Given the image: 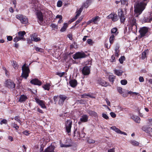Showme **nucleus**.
<instances>
[{
    "instance_id": "obj_4",
    "label": "nucleus",
    "mask_w": 152,
    "mask_h": 152,
    "mask_svg": "<svg viewBox=\"0 0 152 152\" xmlns=\"http://www.w3.org/2000/svg\"><path fill=\"white\" fill-rule=\"evenodd\" d=\"M36 15L37 19V21L40 25L44 23L43 15L40 11H37L36 12Z\"/></svg>"
},
{
    "instance_id": "obj_10",
    "label": "nucleus",
    "mask_w": 152,
    "mask_h": 152,
    "mask_svg": "<svg viewBox=\"0 0 152 152\" xmlns=\"http://www.w3.org/2000/svg\"><path fill=\"white\" fill-rule=\"evenodd\" d=\"M6 86L9 88H15V84L10 80H7L5 82Z\"/></svg>"
},
{
    "instance_id": "obj_49",
    "label": "nucleus",
    "mask_w": 152,
    "mask_h": 152,
    "mask_svg": "<svg viewBox=\"0 0 152 152\" xmlns=\"http://www.w3.org/2000/svg\"><path fill=\"white\" fill-rule=\"evenodd\" d=\"M88 142L89 143H93L95 142V141L91 139H89L87 140Z\"/></svg>"
},
{
    "instance_id": "obj_16",
    "label": "nucleus",
    "mask_w": 152,
    "mask_h": 152,
    "mask_svg": "<svg viewBox=\"0 0 152 152\" xmlns=\"http://www.w3.org/2000/svg\"><path fill=\"white\" fill-rule=\"evenodd\" d=\"M83 74L85 75H89L90 73V69L89 67L85 66L83 67L82 70Z\"/></svg>"
},
{
    "instance_id": "obj_57",
    "label": "nucleus",
    "mask_w": 152,
    "mask_h": 152,
    "mask_svg": "<svg viewBox=\"0 0 152 152\" xmlns=\"http://www.w3.org/2000/svg\"><path fill=\"white\" fill-rule=\"evenodd\" d=\"M20 40V39L18 37H16L13 39V41L15 42H17Z\"/></svg>"
},
{
    "instance_id": "obj_33",
    "label": "nucleus",
    "mask_w": 152,
    "mask_h": 152,
    "mask_svg": "<svg viewBox=\"0 0 152 152\" xmlns=\"http://www.w3.org/2000/svg\"><path fill=\"white\" fill-rule=\"evenodd\" d=\"M115 78V76L113 75H110L109 76V79L112 83L114 82Z\"/></svg>"
},
{
    "instance_id": "obj_8",
    "label": "nucleus",
    "mask_w": 152,
    "mask_h": 152,
    "mask_svg": "<svg viewBox=\"0 0 152 152\" xmlns=\"http://www.w3.org/2000/svg\"><path fill=\"white\" fill-rule=\"evenodd\" d=\"M65 128L66 132L68 133H70L72 127V122L70 120H67L65 122Z\"/></svg>"
},
{
    "instance_id": "obj_43",
    "label": "nucleus",
    "mask_w": 152,
    "mask_h": 152,
    "mask_svg": "<svg viewBox=\"0 0 152 152\" xmlns=\"http://www.w3.org/2000/svg\"><path fill=\"white\" fill-rule=\"evenodd\" d=\"M14 119L15 120L18 121L20 124H21L22 122L19 117L18 116H16L14 117Z\"/></svg>"
},
{
    "instance_id": "obj_22",
    "label": "nucleus",
    "mask_w": 152,
    "mask_h": 152,
    "mask_svg": "<svg viewBox=\"0 0 152 152\" xmlns=\"http://www.w3.org/2000/svg\"><path fill=\"white\" fill-rule=\"evenodd\" d=\"M55 147L54 145H50L44 151V152H54Z\"/></svg>"
},
{
    "instance_id": "obj_5",
    "label": "nucleus",
    "mask_w": 152,
    "mask_h": 152,
    "mask_svg": "<svg viewBox=\"0 0 152 152\" xmlns=\"http://www.w3.org/2000/svg\"><path fill=\"white\" fill-rule=\"evenodd\" d=\"M16 18L18 19L19 20L22 24H26L28 22L27 18L25 16L22 15H17L16 16Z\"/></svg>"
},
{
    "instance_id": "obj_54",
    "label": "nucleus",
    "mask_w": 152,
    "mask_h": 152,
    "mask_svg": "<svg viewBox=\"0 0 152 152\" xmlns=\"http://www.w3.org/2000/svg\"><path fill=\"white\" fill-rule=\"evenodd\" d=\"M127 94H130L131 95H134V94L137 95V94H138V93L135 92H132V91H129L128 92Z\"/></svg>"
},
{
    "instance_id": "obj_30",
    "label": "nucleus",
    "mask_w": 152,
    "mask_h": 152,
    "mask_svg": "<svg viewBox=\"0 0 152 152\" xmlns=\"http://www.w3.org/2000/svg\"><path fill=\"white\" fill-rule=\"evenodd\" d=\"M27 99V98L26 95H23L20 96L19 101L20 102H22L26 101Z\"/></svg>"
},
{
    "instance_id": "obj_41",
    "label": "nucleus",
    "mask_w": 152,
    "mask_h": 152,
    "mask_svg": "<svg viewBox=\"0 0 152 152\" xmlns=\"http://www.w3.org/2000/svg\"><path fill=\"white\" fill-rule=\"evenodd\" d=\"M146 121L147 124L149 126H152V118L147 119Z\"/></svg>"
},
{
    "instance_id": "obj_14",
    "label": "nucleus",
    "mask_w": 152,
    "mask_h": 152,
    "mask_svg": "<svg viewBox=\"0 0 152 152\" xmlns=\"http://www.w3.org/2000/svg\"><path fill=\"white\" fill-rule=\"evenodd\" d=\"M67 97L66 96L61 95L59 96V99L58 101V104L60 105H62L64 104V102L65 100L66 99Z\"/></svg>"
},
{
    "instance_id": "obj_55",
    "label": "nucleus",
    "mask_w": 152,
    "mask_h": 152,
    "mask_svg": "<svg viewBox=\"0 0 152 152\" xmlns=\"http://www.w3.org/2000/svg\"><path fill=\"white\" fill-rule=\"evenodd\" d=\"M65 74V73L64 72H58L57 73V75H58L60 77H62Z\"/></svg>"
},
{
    "instance_id": "obj_19",
    "label": "nucleus",
    "mask_w": 152,
    "mask_h": 152,
    "mask_svg": "<svg viewBox=\"0 0 152 152\" xmlns=\"http://www.w3.org/2000/svg\"><path fill=\"white\" fill-rule=\"evenodd\" d=\"M97 83L102 86L106 87L108 85L109 83L104 80L101 79H99L97 81Z\"/></svg>"
},
{
    "instance_id": "obj_61",
    "label": "nucleus",
    "mask_w": 152,
    "mask_h": 152,
    "mask_svg": "<svg viewBox=\"0 0 152 152\" xmlns=\"http://www.w3.org/2000/svg\"><path fill=\"white\" fill-rule=\"evenodd\" d=\"M85 134H86L84 132H83L81 134H79V137H81V138H84L85 137Z\"/></svg>"
},
{
    "instance_id": "obj_7",
    "label": "nucleus",
    "mask_w": 152,
    "mask_h": 152,
    "mask_svg": "<svg viewBox=\"0 0 152 152\" xmlns=\"http://www.w3.org/2000/svg\"><path fill=\"white\" fill-rule=\"evenodd\" d=\"M86 55L83 52H79L73 55L72 57L75 59L81 58L86 57Z\"/></svg>"
},
{
    "instance_id": "obj_59",
    "label": "nucleus",
    "mask_w": 152,
    "mask_h": 152,
    "mask_svg": "<svg viewBox=\"0 0 152 152\" xmlns=\"http://www.w3.org/2000/svg\"><path fill=\"white\" fill-rule=\"evenodd\" d=\"M50 26H51L53 28L57 29L58 28V26L53 23H52L50 25Z\"/></svg>"
},
{
    "instance_id": "obj_36",
    "label": "nucleus",
    "mask_w": 152,
    "mask_h": 152,
    "mask_svg": "<svg viewBox=\"0 0 152 152\" xmlns=\"http://www.w3.org/2000/svg\"><path fill=\"white\" fill-rule=\"evenodd\" d=\"M68 27V24L67 23H64L62 27L61 28L60 31L61 32L65 31Z\"/></svg>"
},
{
    "instance_id": "obj_25",
    "label": "nucleus",
    "mask_w": 152,
    "mask_h": 152,
    "mask_svg": "<svg viewBox=\"0 0 152 152\" xmlns=\"http://www.w3.org/2000/svg\"><path fill=\"white\" fill-rule=\"evenodd\" d=\"M131 118L133 119L136 123H140V119L139 117L137 116L133 115L131 116Z\"/></svg>"
},
{
    "instance_id": "obj_60",
    "label": "nucleus",
    "mask_w": 152,
    "mask_h": 152,
    "mask_svg": "<svg viewBox=\"0 0 152 152\" xmlns=\"http://www.w3.org/2000/svg\"><path fill=\"white\" fill-rule=\"evenodd\" d=\"M110 114L111 116L113 118H114L116 116V115L113 112H111L110 113Z\"/></svg>"
},
{
    "instance_id": "obj_2",
    "label": "nucleus",
    "mask_w": 152,
    "mask_h": 152,
    "mask_svg": "<svg viewBox=\"0 0 152 152\" xmlns=\"http://www.w3.org/2000/svg\"><path fill=\"white\" fill-rule=\"evenodd\" d=\"M127 26L130 31H132L134 33L137 32V24L136 19L134 18L129 19L128 21Z\"/></svg>"
},
{
    "instance_id": "obj_12",
    "label": "nucleus",
    "mask_w": 152,
    "mask_h": 152,
    "mask_svg": "<svg viewBox=\"0 0 152 152\" xmlns=\"http://www.w3.org/2000/svg\"><path fill=\"white\" fill-rule=\"evenodd\" d=\"M71 141L69 139L66 140L65 144H63L62 142H60V147L61 148H67L71 146Z\"/></svg>"
},
{
    "instance_id": "obj_56",
    "label": "nucleus",
    "mask_w": 152,
    "mask_h": 152,
    "mask_svg": "<svg viewBox=\"0 0 152 152\" xmlns=\"http://www.w3.org/2000/svg\"><path fill=\"white\" fill-rule=\"evenodd\" d=\"M110 61L111 62H114L115 61V57L113 55L111 56Z\"/></svg>"
},
{
    "instance_id": "obj_64",
    "label": "nucleus",
    "mask_w": 152,
    "mask_h": 152,
    "mask_svg": "<svg viewBox=\"0 0 152 152\" xmlns=\"http://www.w3.org/2000/svg\"><path fill=\"white\" fill-rule=\"evenodd\" d=\"M115 149L114 148L110 149L108 150L107 152H115Z\"/></svg>"
},
{
    "instance_id": "obj_21",
    "label": "nucleus",
    "mask_w": 152,
    "mask_h": 152,
    "mask_svg": "<svg viewBox=\"0 0 152 152\" xmlns=\"http://www.w3.org/2000/svg\"><path fill=\"white\" fill-rule=\"evenodd\" d=\"M26 34V32L24 31H19L18 32V37L20 40H24L25 38H24V36Z\"/></svg>"
},
{
    "instance_id": "obj_53",
    "label": "nucleus",
    "mask_w": 152,
    "mask_h": 152,
    "mask_svg": "<svg viewBox=\"0 0 152 152\" xmlns=\"http://www.w3.org/2000/svg\"><path fill=\"white\" fill-rule=\"evenodd\" d=\"M102 116L104 118L106 119H107L109 118L108 116L107 115V114L105 113H103L102 114Z\"/></svg>"
},
{
    "instance_id": "obj_24",
    "label": "nucleus",
    "mask_w": 152,
    "mask_h": 152,
    "mask_svg": "<svg viewBox=\"0 0 152 152\" xmlns=\"http://www.w3.org/2000/svg\"><path fill=\"white\" fill-rule=\"evenodd\" d=\"M69 83L71 86L73 88L76 87L77 85V81L75 79L71 80L69 82Z\"/></svg>"
},
{
    "instance_id": "obj_13",
    "label": "nucleus",
    "mask_w": 152,
    "mask_h": 152,
    "mask_svg": "<svg viewBox=\"0 0 152 152\" xmlns=\"http://www.w3.org/2000/svg\"><path fill=\"white\" fill-rule=\"evenodd\" d=\"M35 100L36 102L39 104L42 108L45 109L46 106L45 104V102L43 100H40L37 98H35Z\"/></svg>"
},
{
    "instance_id": "obj_27",
    "label": "nucleus",
    "mask_w": 152,
    "mask_h": 152,
    "mask_svg": "<svg viewBox=\"0 0 152 152\" xmlns=\"http://www.w3.org/2000/svg\"><path fill=\"white\" fill-rule=\"evenodd\" d=\"M92 21L94 24H97L100 20V18L99 16H96L92 18Z\"/></svg>"
},
{
    "instance_id": "obj_1",
    "label": "nucleus",
    "mask_w": 152,
    "mask_h": 152,
    "mask_svg": "<svg viewBox=\"0 0 152 152\" xmlns=\"http://www.w3.org/2000/svg\"><path fill=\"white\" fill-rule=\"evenodd\" d=\"M149 0H142L140 2L136 3L134 5V12L137 15H140L145 9Z\"/></svg>"
},
{
    "instance_id": "obj_15",
    "label": "nucleus",
    "mask_w": 152,
    "mask_h": 152,
    "mask_svg": "<svg viewBox=\"0 0 152 152\" xmlns=\"http://www.w3.org/2000/svg\"><path fill=\"white\" fill-rule=\"evenodd\" d=\"M88 116L87 115H83L80 119V121H79L78 124H80L82 122H86L88 121Z\"/></svg>"
},
{
    "instance_id": "obj_52",
    "label": "nucleus",
    "mask_w": 152,
    "mask_h": 152,
    "mask_svg": "<svg viewBox=\"0 0 152 152\" xmlns=\"http://www.w3.org/2000/svg\"><path fill=\"white\" fill-rule=\"evenodd\" d=\"M12 126L16 130L18 129L19 128V126H18L16 124H15V123L12 124Z\"/></svg>"
},
{
    "instance_id": "obj_47",
    "label": "nucleus",
    "mask_w": 152,
    "mask_h": 152,
    "mask_svg": "<svg viewBox=\"0 0 152 152\" xmlns=\"http://www.w3.org/2000/svg\"><path fill=\"white\" fill-rule=\"evenodd\" d=\"M62 1L61 0L58 1L57 3V6L58 7H61L62 5Z\"/></svg>"
},
{
    "instance_id": "obj_31",
    "label": "nucleus",
    "mask_w": 152,
    "mask_h": 152,
    "mask_svg": "<svg viewBox=\"0 0 152 152\" xmlns=\"http://www.w3.org/2000/svg\"><path fill=\"white\" fill-rule=\"evenodd\" d=\"M110 129L114 131L117 133L119 134L121 132V131L115 126H113L110 127Z\"/></svg>"
},
{
    "instance_id": "obj_23",
    "label": "nucleus",
    "mask_w": 152,
    "mask_h": 152,
    "mask_svg": "<svg viewBox=\"0 0 152 152\" xmlns=\"http://www.w3.org/2000/svg\"><path fill=\"white\" fill-rule=\"evenodd\" d=\"M117 90L118 93L120 94H122V95L124 97H126L127 96V94L124 93L123 91L122 88L121 87H117Z\"/></svg>"
},
{
    "instance_id": "obj_17",
    "label": "nucleus",
    "mask_w": 152,
    "mask_h": 152,
    "mask_svg": "<svg viewBox=\"0 0 152 152\" xmlns=\"http://www.w3.org/2000/svg\"><path fill=\"white\" fill-rule=\"evenodd\" d=\"M142 129L147 133L152 132V128L147 126H144L142 127Z\"/></svg>"
},
{
    "instance_id": "obj_26",
    "label": "nucleus",
    "mask_w": 152,
    "mask_h": 152,
    "mask_svg": "<svg viewBox=\"0 0 152 152\" xmlns=\"http://www.w3.org/2000/svg\"><path fill=\"white\" fill-rule=\"evenodd\" d=\"M92 2V0H87L84 3L82 7L85 8H87L90 5Z\"/></svg>"
},
{
    "instance_id": "obj_46",
    "label": "nucleus",
    "mask_w": 152,
    "mask_h": 152,
    "mask_svg": "<svg viewBox=\"0 0 152 152\" xmlns=\"http://www.w3.org/2000/svg\"><path fill=\"white\" fill-rule=\"evenodd\" d=\"M83 18V17L82 16H81L80 18H79L78 20H77L75 22V26L77 25L79 23H80L81 21L82 20Z\"/></svg>"
},
{
    "instance_id": "obj_32",
    "label": "nucleus",
    "mask_w": 152,
    "mask_h": 152,
    "mask_svg": "<svg viewBox=\"0 0 152 152\" xmlns=\"http://www.w3.org/2000/svg\"><path fill=\"white\" fill-rule=\"evenodd\" d=\"M118 29L116 28H113L111 30V32L113 34L112 35L116 36L118 34V32L117 31Z\"/></svg>"
},
{
    "instance_id": "obj_45",
    "label": "nucleus",
    "mask_w": 152,
    "mask_h": 152,
    "mask_svg": "<svg viewBox=\"0 0 152 152\" xmlns=\"http://www.w3.org/2000/svg\"><path fill=\"white\" fill-rule=\"evenodd\" d=\"M12 66L15 69H17L18 67V65L17 64L16 61H13L12 64Z\"/></svg>"
},
{
    "instance_id": "obj_62",
    "label": "nucleus",
    "mask_w": 152,
    "mask_h": 152,
    "mask_svg": "<svg viewBox=\"0 0 152 152\" xmlns=\"http://www.w3.org/2000/svg\"><path fill=\"white\" fill-rule=\"evenodd\" d=\"M119 50L115 51V56L118 57L119 56Z\"/></svg>"
},
{
    "instance_id": "obj_18",
    "label": "nucleus",
    "mask_w": 152,
    "mask_h": 152,
    "mask_svg": "<svg viewBox=\"0 0 152 152\" xmlns=\"http://www.w3.org/2000/svg\"><path fill=\"white\" fill-rule=\"evenodd\" d=\"M30 83L34 85L38 86H40L42 84L41 82L36 78L34 79L31 80Z\"/></svg>"
},
{
    "instance_id": "obj_42",
    "label": "nucleus",
    "mask_w": 152,
    "mask_h": 152,
    "mask_svg": "<svg viewBox=\"0 0 152 152\" xmlns=\"http://www.w3.org/2000/svg\"><path fill=\"white\" fill-rule=\"evenodd\" d=\"M125 59V57L124 56H121L119 59V61L121 64H122L123 63V61Z\"/></svg>"
},
{
    "instance_id": "obj_6",
    "label": "nucleus",
    "mask_w": 152,
    "mask_h": 152,
    "mask_svg": "<svg viewBox=\"0 0 152 152\" xmlns=\"http://www.w3.org/2000/svg\"><path fill=\"white\" fill-rule=\"evenodd\" d=\"M149 31V28L146 27H143L140 28L139 31L140 37H142L147 36Z\"/></svg>"
},
{
    "instance_id": "obj_48",
    "label": "nucleus",
    "mask_w": 152,
    "mask_h": 152,
    "mask_svg": "<svg viewBox=\"0 0 152 152\" xmlns=\"http://www.w3.org/2000/svg\"><path fill=\"white\" fill-rule=\"evenodd\" d=\"M3 69L5 72V73L6 76L7 77H8L9 76L10 74L9 72L7 70V69L5 67H3Z\"/></svg>"
},
{
    "instance_id": "obj_38",
    "label": "nucleus",
    "mask_w": 152,
    "mask_h": 152,
    "mask_svg": "<svg viewBox=\"0 0 152 152\" xmlns=\"http://www.w3.org/2000/svg\"><path fill=\"white\" fill-rule=\"evenodd\" d=\"M147 50H145L142 52L141 57V58L142 59H144L146 58V53H147Z\"/></svg>"
},
{
    "instance_id": "obj_63",
    "label": "nucleus",
    "mask_w": 152,
    "mask_h": 152,
    "mask_svg": "<svg viewBox=\"0 0 152 152\" xmlns=\"http://www.w3.org/2000/svg\"><path fill=\"white\" fill-rule=\"evenodd\" d=\"M139 81L140 82H144V79L142 77L140 76L139 77Z\"/></svg>"
},
{
    "instance_id": "obj_28",
    "label": "nucleus",
    "mask_w": 152,
    "mask_h": 152,
    "mask_svg": "<svg viewBox=\"0 0 152 152\" xmlns=\"http://www.w3.org/2000/svg\"><path fill=\"white\" fill-rule=\"evenodd\" d=\"M87 113L90 115L94 117L97 116L98 115L94 111L88 110L87 111Z\"/></svg>"
},
{
    "instance_id": "obj_50",
    "label": "nucleus",
    "mask_w": 152,
    "mask_h": 152,
    "mask_svg": "<svg viewBox=\"0 0 152 152\" xmlns=\"http://www.w3.org/2000/svg\"><path fill=\"white\" fill-rule=\"evenodd\" d=\"M121 83L122 85H125L127 83V81L126 80H122L121 81Z\"/></svg>"
},
{
    "instance_id": "obj_11",
    "label": "nucleus",
    "mask_w": 152,
    "mask_h": 152,
    "mask_svg": "<svg viewBox=\"0 0 152 152\" xmlns=\"http://www.w3.org/2000/svg\"><path fill=\"white\" fill-rule=\"evenodd\" d=\"M107 18L108 19H111L114 22L117 21L118 20L117 15L114 13H112L107 16Z\"/></svg>"
},
{
    "instance_id": "obj_44",
    "label": "nucleus",
    "mask_w": 152,
    "mask_h": 152,
    "mask_svg": "<svg viewBox=\"0 0 152 152\" xmlns=\"http://www.w3.org/2000/svg\"><path fill=\"white\" fill-rule=\"evenodd\" d=\"M34 48L35 50L37 51H38L42 53L43 52V50L41 48L35 46Z\"/></svg>"
},
{
    "instance_id": "obj_51",
    "label": "nucleus",
    "mask_w": 152,
    "mask_h": 152,
    "mask_svg": "<svg viewBox=\"0 0 152 152\" xmlns=\"http://www.w3.org/2000/svg\"><path fill=\"white\" fill-rule=\"evenodd\" d=\"M87 43L90 45H92L93 43V42L91 39H88L87 40Z\"/></svg>"
},
{
    "instance_id": "obj_3",
    "label": "nucleus",
    "mask_w": 152,
    "mask_h": 152,
    "mask_svg": "<svg viewBox=\"0 0 152 152\" xmlns=\"http://www.w3.org/2000/svg\"><path fill=\"white\" fill-rule=\"evenodd\" d=\"M22 72L21 76L26 79L28 76L30 72L29 67L26 66V64H24L22 67Z\"/></svg>"
},
{
    "instance_id": "obj_20",
    "label": "nucleus",
    "mask_w": 152,
    "mask_h": 152,
    "mask_svg": "<svg viewBox=\"0 0 152 152\" xmlns=\"http://www.w3.org/2000/svg\"><path fill=\"white\" fill-rule=\"evenodd\" d=\"M31 37L32 41L37 42L41 40L40 38L37 37V35L35 34H32L31 36Z\"/></svg>"
},
{
    "instance_id": "obj_58",
    "label": "nucleus",
    "mask_w": 152,
    "mask_h": 152,
    "mask_svg": "<svg viewBox=\"0 0 152 152\" xmlns=\"http://www.w3.org/2000/svg\"><path fill=\"white\" fill-rule=\"evenodd\" d=\"M29 131L26 130L23 132V133L26 136H28L29 134Z\"/></svg>"
},
{
    "instance_id": "obj_34",
    "label": "nucleus",
    "mask_w": 152,
    "mask_h": 152,
    "mask_svg": "<svg viewBox=\"0 0 152 152\" xmlns=\"http://www.w3.org/2000/svg\"><path fill=\"white\" fill-rule=\"evenodd\" d=\"M115 36H116L115 35L112 34L110 36L109 39V42L111 44H112L113 43Z\"/></svg>"
},
{
    "instance_id": "obj_9",
    "label": "nucleus",
    "mask_w": 152,
    "mask_h": 152,
    "mask_svg": "<svg viewBox=\"0 0 152 152\" xmlns=\"http://www.w3.org/2000/svg\"><path fill=\"white\" fill-rule=\"evenodd\" d=\"M118 14L120 18L121 22L122 23L124 22L125 18L122 9H119L118 10Z\"/></svg>"
},
{
    "instance_id": "obj_39",
    "label": "nucleus",
    "mask_w": 152,
    "mask_h": 152,
    "mask_svg": "<svg viewBox=\"0 0 152 152\" xmlns=\"http://www.w3.org/2000/svg\"><path fill=\"white\" fill-rule=\"evenodd\" d=\"M89 96L91 98H94L93 96H92L91 95H90V94H84L81 95V97L82 98H86V96Z\"/></svg>"
},
{
    "instance_id": "obj_40",
    "label": "nucleus",
    "mask_w": 152,
    "mask_h": 152,
    "mask_svg": "<svg viewBox=\"0 0 152 152\" xmlns=\"http://www.w3.org/2000/svg\"><path fill=\"white\" fill-rule=\"evenodd\" d=\"M131 143L133 145L137 146L139 145V143L135 140H132L130 141Z\"/></svg>"
},
{
    "instance_id": "obj_37",
    "label": "nucleus",
    "mask_w": 152,
    "mask_h": 152,
    "mask_svg": "<svg viewBox=\"0 0 152 152\" xmlns=\"http://www.w3.org/2000/svg\"><path fill=\"white\" fill-rule=\"evenodd\" d=\"M50 85L49 83H47L43 86V88L45 90L49 91L50 88Z\"/></svg>"
},
{
    "instance_id": "obj_29",
    "label": "nucleus",
    "mask_w": 152,
    "mask_h": 152,
    "mask_svg": "<svg viewBox=\"0 0 152 152\" xmlns=\"http://www.w3.org/2000/svg\"><path fill=\"white\" fill-rule=\"evenodd\" d=\"M114 74L120 76L122 75L123 71L121 70L115 69L114 70Z\"/></svg>"
},
{
    "instance_id": "obj_35",
    "label": "nucleus",
    "mask_w": 152,
    "mask_h": 152,
    "mask_svg": "<svg viewBox=\"0 0 152 152\" xmlns=\"http://www.w3.org/2000/svg\"><path fill=\"white\" fill-rule=\"evenodd\" d=\"M83 7H80L78 10L77 11L76 13V15L75 16L76 18H77L78 16H79L80 15L81 12L83 10Z\"/></svg>"
}]
</instances>
